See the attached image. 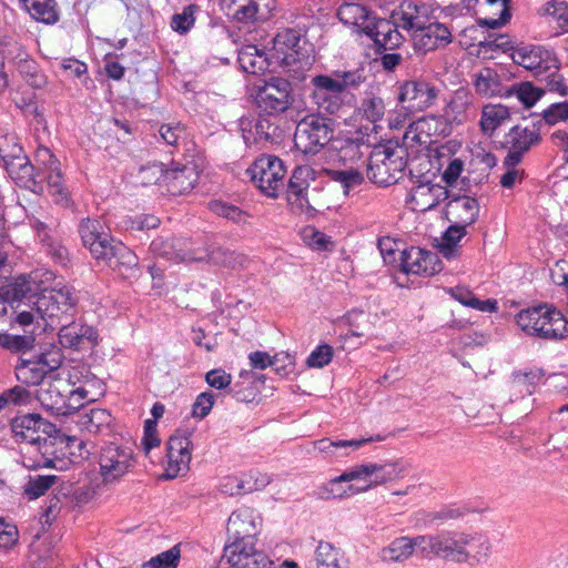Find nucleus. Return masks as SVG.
Returning a JSON list of instances; mask_svg holds the SVG:
<instances>
[{
    "label": "nucleus",
    "mask_w": 568,
    "mask_h": 568,
    "mask_svg": "<svg viewBox=\"0 0 568 568\" xmlns=\"http://www.w3.org/2000/svg\"><path fill=\"white\" fill-rule=\"evenodd\" d=\"M308 173L307 169L298 168L294 171L290 179L287 187V202L293 210L303 211L307 206V190L308 182L305 174Z\"/></svg>",
    "instance_id": "45"
},
{
    "label": "nucleus",
    "mask_w": 568,
    "mask_h": 568,
    "mask_svg": "<svg viewBox=\"0 0 568 568\" xmlns=\"http://www.w3.org/2000/svg\"><path fill=\"white\" fill-rule=\"evenodd\" d=\"M479 212L478 202L469 196L454 199L448 203V214L453 215L462 225H471Z\"/></svg>",
    "instance_id": "49"
},
{
    "label": "nucleus",
    "mask_w": 568,
    "mask_h": 568,
    "mask_svg": "<svg viewBox=\"0 0 568 568\" xmlns=\"http://www.w3.org/2000/svg\"><path fill=\"white\" fill-rule=\"evenodd\" d=\"M52 428V424L45 422L39 414L17 416L11 422L16 440L29 444L48 443L45 435H49Z\"/></svg>",
    "instance_id": "21"
},
{
    "label": "nucleus",
    "mask_w": 568,
    "mask_h": 568,
    "mask_svg": "<svg viewBox=\"0 0 568 568\" xmlns=\"http://www.w3.org/2000/svg\"><path fill=\"white\" fill-rule=\"evenodd\" d=\"M24 9L37 21L54 23L58 21V11L54 0H21Z\"/></svg>",
    "instance_id": "53"
},
{
    "label": "nucleus",
    "mask_w": 568,
    "mask_h": 568,
    "mask_svg": "<svg viewBox=\"0 0 568 568\" xmlns=\"http://www.w3.org/2000/svg\"><path fill=\"white\" fill-rule=\"evenodd\" d=\"M315 568H348L345 552L331 542L320 541L314 552Z\"/></svg>",
    "instance_id": "44"
},
{
    "label": "nucleus",
    "mask_w": 568,
    "mask_h": 568,
    "mask_svg": "<svg viewBox=\"0 0 568 568\" xmlns=\"http://www.w3.org/2000/svg\"><path fill=\"white\" fill-rule=\"evenodd\" d=\"M268 126L266 120H258L254 126L246 120L241 121V129L243 132V139L247 145L256 144L262 140L268 139V133L265 129Z\"/></svg>",
    "instance_id": "63"
},
{
    "label": "nucleus",
    "mask_w": 568,
    "mask_h": 568,
    "mask_svg": "<svg viewBox=\"0 0 568 568\" xmlns=\"http://www.w3.org/2000/svg\"><path fill=\"white\" fill-rule=\"evenodd\" d=\"M544 93L542 89L531 82H521L506 89L504 98L516 97L525 109H530L542 98Z\"/></svg>",
    "instance_id": "51"
},
{
    "label": "nucleus",
    "mask_w": 568,
    "mask_h": 568,
    "mask_svg": "<svg viewBox=\"0 0 568 568\" xmlns=\"http://www.w3.org/2000/svg\"><path fill=\"white\" fill-rule=\"evenodd\" d=\"M413 537L402 536L395 538L378 551V557L384 562H403L414 554Z\"/></svg>",
    "instance_id": "47"
},
{
    "label": "nucleus",
    "mask_w": 568,
    "mask_h": 568,
    "mask_svg": "<svg viewBox=\"0 0 568 568\" xmlns=\"http://www.w3.org/2000/svg\"><path fill=\"white\" fill-rule=\"evenodd\" d=\"M402 266L407 274L423 276L435 275L442 270L437 254L419 247H410L405 251Z\"/></svg>",
    "instance_id": "29"
},
{
    "label": "nucleus",
    "mask_w": 568,
    "mask_h": 568,
    "mask_svg": "<svg viewBox=\"0 0 568 568\" xmlns=\"http://www.w3.org/2000/svg\"><path fill=\"white\" fill-rule=\"evenodd\" d=\"M290 83L280 78H273L257 88L255 100L257 105L266 112H284L290 105Z\"/></svg>",
    "instance_id": "20"
},
{
    "label": "nucleus",
    "mask_w": 568,
    "mask_h": 568,
    "mask_svg": "<svg viewBox=\"0 0 568 568\" xmlns=\"http://www.w3.org/2000/svg\"><path fill=\"white\" fill-rule=\"evenodd\" d=\"M181 560L180 546L175 545L172 548L151 557L148 561L143 562V568H178Z\"/></svg>",
    "instance_id": "61"
},
{
    "label": "nucleus",
    "mask_w": 568,
    "mask_h": 568,
    "mask_svg": "<svg viewBox=\"0 0 568 568\" xmlns=\"http://www.w3.org/2000/svg\"><path fill=\"white\" fill-rule=\"evenodd\" d=\"M398 28L395 20L392 22L386 19H375L371 26L372 32H367L366 34L372 38L377 45L385 50H392L399 47L403 41Z\"/></svg>",
    "instance_id": "37"
},
{
    "label": "nucleus",
    "mask_w": 568,
    "mask_h": 568,
    "mask_svg": "<svg viewBox=\"0 0 568 568\" xmlns=\"http://www.w3.org/2000/svg\"><path fill=\"white\" fill-rule=\"evenodd\" d=\"M79 233L83 245L93 258L102 261L123 277L134 276L138 266L136 255L121 242H115L104 232L98 220L87 219L81 222Z\"/></svg>",
    "instance_id": "1"
},
{
    "label": "nucleus",
    "mask_w": 568,
    "mask_h": 568,
    "mask_svg": "<svg viewBox=\"0 0 568 568\" xmlns=\"http://www.w3.org/2000/svg\"><path fill=\"white\" fill-rule=\"evenodd\" d=\"M342 478L347 479L348 484H351L352 486L364 488L362 493H365L371 488H374L369 463L358 464L346 469L342 474Z\"/></svg>",
    "instance_id": "56"
},
{
    "label": "nucleus",
    "mask_w": 568,
    "mask_h": 568,
    "mask_svg": "<svg viewBox=\"0 0 568 568\" xmlns=\"http://www.w3.org/2000/svg\"><path fill=\"white\" fill-rule=\"evenodd\" d=\"M197 178L199 173L193 163L187 162L181 164L179 162H172L170 166L165 169L163 184L172 195H181L194 187Z\"/></svg>",
    "instance_id": "26"
},
{
    "label": "nucleus",
    "mask_w": 568,
    "mask_h": 568,
    "mask_svg": "<svg viewBox=\"0 0 568 568\" xmlns=\"http://www.w3.org/2000/svg\"><path fill=\"white\" fill-rule=\"evenodd\" d=\"M516 44L507 34H497L489 37L484 44V50H478V54L487 59H494L498 53H513Z\"/></svg>",
    "instance_id": "57"
},
{
    "label": "nucleus",
    "mask_w": 568,
    "mask_h": 568,
    "mask_svg": "<svg viewBox=\"0 0 568 568\" xmlns=\"http://www.w3.org/2000/svg\"><path fill=\"white\" fill-rule=\"evenodd\" d=\"M364 488L352 486L347 479L342 478V474L329 479L318 487L317 494L321 498H347L361 494Z\"/></svg>",
    "instance_id": "50"
},
{
    "label": "nucleus",
    "mask_w": 568,
    "mask_h": 568,
    "mask_svg": "<svg viewBox=\"0 0 568 568\" xmlns=\"http://www.w3.org/2000/svg\"><path fill=\"white\" fill-rule=\"evenodd\" d=\"M210 210L214 214L227 219L236 224H246L251 217L248 213L242 211L240 207L222 201L211 202Z\"/></svg>",
    "instance_id": "60"
},
{
    "label": "nucleus",
    "mask_w": 568,
    "mask_h": 568,
    "mask_svg": "<svg viewBox=\"0 0 568 568\" xmlns=\"http://www.w3.org/2000/svg\"><path fill=\"white\" fill-rule=\"evenodd\" d=\"M308 43L298 31L285 29L273 39L270 61L273 65L304 69L310 65Z\"/></svg>",
    "instance_id": "7"
},
{
    "label": "nucleus",
    "mask_w": 568,
    "mask_h": 568,
    "mask_svg": "<svg viewBox=\"0 0 568 568\" xmlns=\"http://www.w3.org/2000/svg\"><path fill=\"white\" fill-rule=\"evenodd\" d=\"M373 487L402 479L408 471L407 465L402 460L385 463H369Z\"/></svg>",
    "instance_id": "42"
},
{
    "label": "nucleus",
    "mask_w": 568,
    "mask_h": 568,
    "mask_svg": "<svg viewBox=\"0 0 568 568\" xmlns=\"http://www.w3.org/2000/svg\"><path fill=\"white\" fill-rule=\"evenodd\" d=\"M516 324L528 335L559 339L568 336V320L549 304L520 311Z\"/></svg>",
    "instance_id": "5"
},
{
    "label": "nucleus",
    "mask_w": 568,
    "mask_h": 568,
    "mask_svg": "<svg viewBox=\"0 0 568 568\" xmlns=\"http://www.w3.org/2000/svg\"><path fill=\"white\" fill-rule=\"evenodd\" d=\"M331 178L342 184L343 192L346 195L364 181L363 174L354 169L332 171Z\"/></svg>",
    "instance_id": "64"
},
{
    "label": "nucleus",
    "mask_w": 568,
    "mask_h": 568,
    "mask_svg": "<svg viewBox=\"0 0 568 568\" xmlns=\"http://www.w3.org/2000/svg\"><path fill=\"white\" fill-rule=\"evenodd\" d=\"M78 424L89 434L103 435L110 433L112 416L104 408H91L79 415Z\"/></svg>",
    "instance_id": "41"
},
{
    "label": "nucleus",
    "mask_w": 568,
    "mask_h": 568,
    "mask_svg": "<svg viewBox=\"0 0 568 568\" xmlns=\"http://www.w3.org/2000/svg\"><path fill=\"white\" fill-rule=\"evenodd\" d=\"M449 294L452 295V297H454L460 304L471 307V308H475L480 312L493 313V312H496L498 308L496 300L488 298L486 301H481V300L477 298L474 295V293L466 287H462V286L452 287L449 290Z\"/></svg>",
    "instance_id": "52"
},
{
    "label": "nucleus",
    "mask_w": 568,
    "mask_h": 568,
    "mask_svg": "<svg viewBox=\"0 0 568 568\" xmlns=\"http://www.w3.org/2000/svg\"><path fill=\"white\" fill-rule=\"evenodd\" d=\"M23 153V149L20 145L17 135L12 132L0 129V158L3 163L14 160Z\"/></svg>",
    "instance_id": "59"
},
{
    "label": "nucleus",
    "mask_w": 568,
    "mask_h": 568,
    "mask_svg": "<svg viewBox=\"0 0 568 568\" xmlns=\"http://www.w3.org/2000/svg\"><path fill=\"white\" fill-rule=\"evenodd\" d=\"M540 134L538 129L535 126H513L505 135V143L508 145L509 151L504 160V164L517 165L523 155L529 151V149L538 143Z\"/></svg>",
    "instance_id": "22"
},
{
    "label": "nucleus",
    "mask_w": 568,
    "mask_h": 568,
    "mask_svg": "<svg viewBox=\"0 0 568 568\" xmlns=\"http://www.w3.org/2000/svg\"><path fill=\"white\" fill-rule=\"evenodd\" d=\"M447 197L448 191L445 185L427 181L412 187L407 203L413 211L425 212Z\"/></svg>",
    "instance_id": "25"
},
{
    "label": "nucleus",
    "mask_w": 568,
    "mask_h": 568,
    "mask_svg": "<svg viewBox=\"0 0 568 568\" xmlns=\"http://www.w3.org/2000/svg\"><path fill=\"white\" fill-rule=\"evenodd\" d=\"M450 30L443 23H426L416 33H413V42L417 50L428 52L445 47L452 42Z\"/></svg>",
    "instance_id": "30"
},
{
    "label": "nucleus",
    "mask_w": 568,
    "mask_h": 568,
    "mask_svg": "<svg viewBox=\"0 0 568 568\" xmlns=\"http://www.w3.org/2000/svg\"><path fill=\"white\" fill-rule=\"evenodd\" d=\"M544 11L559 32H568V0H551L545 4Z\"/></svg>",
    "instance_id": "55"
},
{
    "label": "nucleus",
    "mask_w": 568,
    "mask_h": 568,
    "mask_svg": "<svg viewBox=\"0 0 568 568\" xmlns=\"http://www.w3.org/2000/svg\"><path fill=\"white\" fill-rule=\"evenodd\" d=\"M414 551L423 558H442L440 531L413 537Z\"/></svg>",
    "instance_id": "54"
},
{
    "label": "nucleus",
    "mask_w": 568,
    "mask_h": 568,
    "mask_svg": "<svg viewBox=\"0 0 568 568\" xmlns=\"http://www.w3.org/2000/svg\"><path fill=\"white\" fill-rule=\"evenodd\" d=\"M192 442L185 434L175 433L166 443V462L164 466L168 479L184 475L192 459Z\"/></svg>",
    "instance_id": "16"
},
{
    "label": "nucleus",
    "mask_w": 568,
    "mask_h": 568,
    "mask_svg": "<svg viewBox=\"0 0 568 568\" xmlns=\"http://www.w3.org/2000/svg\"><path fill=\"white\" fill-rule=\"evenodd\" d=\"M406 164V152L403 146L378 145L371 153L367 176L377 185L388 186L403 176Z\"/></svg>",
    "instance_id": "6"
},
{
    "label": "nucleus",
    "mask_w": 568,
    "mask_h": 568,
    "mask_svg": "<svg viewBox=\"0 0 568 568\" xmlns=\"http://www.w3.org/2000/svg\"><path fill=\"white\" fill-rule=\"evenodd\" d=\"M49 284L42 285L39 294L32 301V308L43 318H55L61 314L69 312L74 303V291L71 286L58 282L49 287Z\"/></svg>",
    "instance_id": "11"
},
{
    "label": "nucleus",
    "mask_w": 568,
    "mask_h": 568,
    "mask_svg": "<svg viewBox=\"0 0 568 568\" xmlns=\"http://www.w3.org/2000/svg\"><path fill=\"white\" fill-rule=\"evenodd\" d=\"M151 247L168 258L181 262L203 261L207 257L205 250L193 247V243L187 239H172L165 242L156 240L152 242Z\"/></svg>",
    "instance_id": "27"
},
{
    "label": "nucleus",
    "mask_w": 568,
    "mask_h": 568,
    "mask_svg": "<svg viewBox=\"0 0 568 568\" xmlns=\"http://www.w3.org/2000/svg\"><path fill=\"white\" fill-rule=\"evenodd\" d=\"M465 551L463 564L478 566L485 564L491 555V541L489 537L483 532L473 531L466 534Z\"/></svg>",
    "instance_id": "31"
},
{
    "label": "nucleus",
    "mask_w": 568,
    "mask_h": 568,
    "mask_svg": "<svg viewBox=\"0 0 568 568\" xmlns=\"http://www.w3.org/2000/svg\"><path fill=\"white\" fill-rule=\"evenodd\" d=\"M382 440H384V437L381 435L361 437L351 440H331L328 438H323L314 443V448L328 456L344 457L348 456L351 452H355L366 444Z\"/></svg>",
    "instance_id": "33"
},
{
    "label": "nucleus",
    "mask_w": 568,
    "mask_h": 568,
    "mask_svg": "<svg viewBox=\"0 0 568 568\" xmlns=\"http://www.w3.org/2000/svg\"><path fill=\"white\" fill-rule=\"evenodd\" d=\"M59 341L64 347L81 348L85 343H95L97 332L91 326L72 323L60 329Z\"/></svg>",
    "instance_id": "40"
},
{
    "label": "nucleus",
    "mask_w": 568,
    "mask_h": 568,
    "mask_svg": "<svg viewBox=\"0 0 568 568\" xmlns=\"http://www.w3.org/2000/svg\"><path fill=\"white\" fill-rule=\"evenodd\" d=\"M54 443L61 455H57L52 459H47L44 466L58 470H65L70 465L83 459L84 454H88L85 443L75 436L61 435L54 439Z\"/></svg>",
    "instance_id": "24"
},
{
    "label": "nucleus",
    "mask_w": 568,
    "mask_h": 568,
    "mask_svg": "<svg viewBox=\"0 0 568 568\" xmlns=\"http://www.w3.org/2000/svg\"><path fill=\"white\" fill-rule=\"evenodd\" d=\"M8 174L17 184L30 187L36 183L47 181L52 194L61 200L67 199L60 161L47 146H39L34 152V165L24 153L14 160L4 163Z\"/></svg>",
    "instance_id": "2"
},
{
    "label": "nucleus",
    "mask_w": 568,
    "mask_h": 568,
    "mask_svg": "<svg viewBox=\"0 0 568 568\" xmlns=\"http://www.w3.org/2000/svg\"><path fill=\"white\" fill-rule=\"evenodd\" d=\"M437 89L423 80H410L400 84L398 101L403 109L418 112L432 106L437 98Z\"/></svg>",
    "instance_id": "18"
},
{
    "label": "nucleus",
    "mask_w": 568,
    "mask_h": 568,
    "mask_svg": "<svg viewBox=\"0 0 568 568\" xmlns=\"http://www.w3.org/2000/svg\"><path fill=\"white\" fill-rule=\"evenodd\" d=\"M511 118L510 109L501 103H487L483 105L479 119V129L486 136H494L495 132Z\"/></svg>",
    "instance_id": "34"
},
{
    "label": "nucleus",
    "mask_w": 568,
    "mask_h": 568,
    "mask_svg": "<svg viewBox=\"0 0 568 568\" xmlns=\"http://www.w3.org/2000/svg\"><path fill=\"white\" fill-rule=\"evenodd\" d=\"M393 19L402 29L416 33L428 22V8L425 4L405 1L393 14Z\"/></svg>",
    "instance_id": "32"
},
{
    "label": "nucleus",
    "mask_w": 568,
    "mask_h": 568,
    "mask_svg": "<svg viewBox=\"0 0 568 568\" xmlns=\"http://www.w3.org/2000/svg\"><path fill=\"white\" fill-rule=\"evenodd\" d=\"M254 185L270 197H276L284 186L286 169L275 155H262L247 169Z\"/></svg>",
    "instance_id": "9"
},
{
    "label": "nucleus",
    "mask_w": 568,
    "mask_h": 568,
    "mask_svg": "<svg viewBox=\"0 0 568 568\" xmlns=\"http://www.w3.org/2000/svg\"><path fill=\"white\" fill-rule=\"evenodd\" d=\"M467 235V226L459 223L450 225L442 235L438 251L448 261L462 255V242Z\"/></svg>",
    "instance_id": "43"
},
{
    "label": "nucleus",
    "mask_w": 568,
    "mask_h": 568,
    "mask_svg": "<svg viewBox=\"0 0 568 568\" xmlns=\"http://www.w3.org/2000/svg\"><path fill=\"white\" fill-rule=\"evenodd\" d=\"M225 556L232 568H270L272 561L255 546V540L232 541L225 547Z\"/></svg>",
    "instance_id": "19"
},
{
    "label": "nucleus",
    "mask_w": 568,
    "mask_h": 568,
    "mask_svg": "<svg viewBox=\"0 0 568 568\" xmlns=\"http://www.w3.org/2000/svg\"><path fill=\"white\" fill-rule=\"evenodd\" d=\"M61 364V356L58 352L42 353L40 355H22L16 366V377L26 385H39L44 376L58 368Z\"/></svg>",
    "instance_id": "14"
},
{
    "label": "nucleus",
    "mask_w": 568,
    "mask_h": 568,
    "mask_svg": "<svg viewBox=\"0 0 568 568\" xmlns=\"http://www.w3.org/2000/svg\"><path fill=\"white\" fill-rule=\"evenodd\" d=\"M53 280V273L43 270L12 277L0 286V301L13 303L27 300L32 304L42 285L49 284Z\"/></svg>",
    "instance_id": "10"
},
{
    "label": "nucleus",
    "mask_w": 568,
    "mask_h": 568,
    "mask_svg": "<svg viewBox=\"0 0 568 568\" xmlns=\"http://www.w3.org/2000/svg\"><path fill=\"white\" fill-rule=\"evenodd\" d=\"M7 54L14 61L18 72L30 87L33 89L45 88L48 84L45 74L19 43H13L8 48Z\"/></svg>",
    "instance_id": "28"
},
{
    "label": "nucleus",
    "mask_w": 568,
    "mask_h": 568,
    "mask_svg": "<svg viewBox=\"0 0 568 568\" xmlns=\"http://www.w3.org/2000/svg\"><path fill=\"white\" fill-rule=\"evenodd\" d=\"M199 11L196 4H189L183 8L182 12L175 13L171 19V28L180 33H187L195 23V14Z\"/></svg>",
    "instance_id": "62"
},
{
    "label": "nucleus",
    "mask_w": 568,
    "mask_h": 568,
    "mask_svg": "<svg viewBox=\"0 0 568 568\" xmlns=\"http://www.w3.org/2000/svg\"><path fill=\"white\" fill-rule=\"evenodd\" d=\"M364 81L358 71H335L331 75H316L312 79L313 98L320 109L337 112L344 103L346 91L358 87Z\"/></svg>",
    "instance_id": "4"
},
{
    "label": "nucleus",
    "mask_w": 568,
    "mask_h": 568,
    "mask_svg": "<svg viewBox=\"0 0 568 568\" xmlns=\"http://www.w3.org/2000/svg\"><path fill=\"white\" fill-rule=\"evenodd\" d=\"M473 85L475 91L486 98L501 97L505 91L498 73L493 69H483L474 75Z\"/></svg>",
    "instance_id": "48"
},
{
    "label": "nucleus",
    "mask_w": 568,
    "mask_h": 568,
    "mask_svg": "<svg viewBox=\"0 0 568 568\" xmlns=\"http://www.w3.org/2000/svg\"><path fill=\"white\" fill-rule=\"evenodd\" d=\"M448 135H450L449 126L440 115H426L409 124L403 140L407 148L415 145L427 148Z\"/></svg>",
    "instance_id": "13"
},
{
    "label": "nucleus",
    "mask_w": 568,
    "mask_h": 568,
    "mask_svg": "<svg viewBox=\"0 0 568 568\" xmlns=\"http://www.w3.org/2000/svg\"><path fill=\"white\" fill-rule=\"evenodd\" d=\"M241 69L248 74H260L267 70L273 63L270 61V53L266 55L256 45L246 44L239 51L237 57Z\"/></svg>",
    "instance_id": "39"
},
{
    "label": "nucleus",
    "mask_w": 568,
    "mask_h": 568,
    "mask_svg": "<svg viewBox=\"0 0 568 568\" xmlns=\"http://www.w3.org/2000/svg\"><path fill=\"white\" fill-rule=\"evenodd\" d=\"M467 531H440L442 558L463 564Z\"/></svg>",
    "instance_id": "46"
},
{
    "label": "nucleus",
    "mask_w": 568,
    "mask_h": 568,
    "mask_svg": "<svg viewBox=\"0 0 568 568\" xmlns=\"http://www.w3.org/2000/svg\"><path fill=\"white\" fill-rule=\"evenodd\" d=\"M262 525V515L255 508L241 506L229 516L226 530L233 541L254 540Z\"/></svg>",
    "instance_id": "17"
},
{
    "label": "nucleus",
    "mask_w": 568,
    "mask_h": 568,
    "mask_svg": "<svg viewBox=\"0 0 568 568\" xmlns=\"http://www.w3.org/2000/svg\"><path fill=\"white\" fill-rule=\"evenodd\" d=\"M477 22L488 28H498L510 19L508 0H484L479 3Z\"/></svg>",
    "instance_id": "38"
},
{
    "label": "nucleus",
    "mask_w": 568,
    "mask_h": 568,
    "mask_svg": "<svg viewBox=\"0 0 568 568\" xmlns=\"http://www.w3.org/2000/svg\"><path fill=\"white\" fill-rule=\"evenodd\" d=\"M80 376L83 374L79 367L62 369L58 377L38 389L36 397L42 408L51 415L64 416L81 407L88 390L82 385L75 387L81 383Z\"/></svg>",
    "instance_id": "3"
},
{
    "label": "nucleus",
    "mask_w": 568,
    "mask_h": 568,
    "mask_svg": "<svg viewBox=\"0 0 568 568\" xmlns=\"http://www.w3.org/2000/svg\"><path fill=\"white\" fill-rule=\"evenodd\" d=\"M338 19L347 26L356 28L357 31L367 33L371 31V26L375 20L371 11L359 3H344L338 8Z\"/></svg>",
    "instance_id": "36"
},
{
    "label": "nucleus",
    "mask_w": 568,
    "mask_h": 568,
    "mask_svg": "<svg viewBox=\"0 0 568 568\" xmlns=\"http://www.w3.org/2000/svg\"><path fill=\"white\" fill-rule=\"evenodd\" d=\"M473 101L468 93L457 92L444 109V115H440L449 126L452 134L454 126L462 125L470 119Z\"/></svg>",
    "instance_id": "35"
},
{
    "label": "nucleus",
    "mask_w": 568,
    "mask_h": 568,
    "mask_svg": "<svg viewBox=\"0 0 568 568\" xmlns=\"http://www.w3.org/2000/svg\"><path fill=\"white\" fill-rule=\"evenodd\" d=\"M301 237L303 242L314 251H328L334 246L331 236L312 225L302 229Z\"/></svg>",
    "instance_id": "58"
},
{
    "label": "nucleus",
    "mask_w": 568,
    "mask_h": 568,
    "mask_svg": "<svg viewBox=\"0 0 568 568\" xmlns=\"http://www.w3.org/2000/svg\"><path fill=\"white\" fill-rule=\"evenodd\" d=\"M510 58L516 64L534 72L537 78H540L549 70H556L557 68V58L555 54L536 44H516V49L510 53Z\"/></svg>",
    "instance_id": "15"
},
{
    "label": "nucleus",
    "mask_w": 568,
    "mask_h": 568,
    "mask_svg": "<svg viewBox=\"0 0 568 568\" xmlns=\"http://www.w3.org/2000/svg\"><path fill=\"white\" fill-rule=\"evenodd\" d=\"M271 0H219L221 11L231 20L240 23H252L264 19Z\"/></svg>",
    "instance_id": "23"
},
{
    "label": "nucleus",
    "mask_w": 568,
    "mask_h": 568,
    "mask_svg": "<svg viewBox=\"0 0 568 568\" xmlns=\"http://www.w3.org/2000/svg\"><path fill=\"white\" fill-rule=\"evenodd\" d=\"M133 450L126 446L109 444L99 458L100 476L105 484L120 480L134 467Z\"/></svg>",
    "instance_id": "12"
},
{
    "label": "nucleus",
    "mask_w": 568,
    "mask_h": 568,
    "mask_svg": "<svg viewBox=\"0 0 568 568\" xmlns=\"http://www.w3.org/2000/svg\"><path fill=\"white\" fill-rule=\"evenodd\" d=\"M333 134L332 121L327 118L311 114L301 120L294 133V143L301 152L317 153L326 145Z\"/></svg>",
    "instance_id": "8"
}]
</instances>
